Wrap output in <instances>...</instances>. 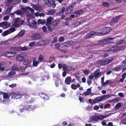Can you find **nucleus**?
Here are the masks:
<instances>
[{"label": "nucleus", "mask_w": 126, "mask_h": 126, "mask_svg": "<svg viewBox=\"0 0 126 126\" xmlns=\"http://www.w3.org/2000/svg\"><path fill=\"white\" fill-rule=\"evenodd\" d=\"M54 18L51 16L48 17L47 19V25L49 30L50 31H53L59 23L58 20H55L51 23V21Z\"/></svg>", "instance_id": "nucleus-1"}, {"label": "nucleus", "mask_w": 126, "mask_h": 126, "mask_svg": "<svg viewBox=\"0 0 126 126\" xmlns=\"http://www.w3.org/2000/svg\"><path fill=\"white\" fill-rule=\"evenodd\" d=\"M23 11V13L26 14V16L31 18H33L34 17L33 12L34 10L32 8L28 7L22 8Z\"/></svg>", "instance_id": "nucleus-2"}, {"label": "nucleus", "mask_w": 126, "mask_h": 126, "mask_svg": "<svg viewBox=\"0 0 126 126\" xmlns=\"http://www.w3.org/2000/svg\"><path fill=\"white\" fill-rule=\"evenodd\" d=\"M111 30V28L109 27H105L100 30L99 33L101 35H104L108 33Z\"/></svg>", "instance_id": "nucleus-3"}, {"label": "nucleus", "mask_w": 126, "mask_h": 126, "mask_svg": "<svg viewBox=\"0 0 126 126\" xmlns=\"http://www.w3.org/2000/svg\"><path fill=\"white\" fill-rule=\"evenodd\" d=\"M16 54V52L14 51L6 52H5L4 55L7 57L11 58L14 56Z\"/></svg>", "instance_id": "nucleus-4"}, {"label": "nucleus", "mask_w": 126, "mask_h": 126, "mask_svg": "<svg viewBox=\"0 0 126 126\" xmlns=\"http://www.w3.org/2000/svg\"><path fill=\"white\" fill-rule=\"evenodd\" d=\"M74 43V42L72 41H68L62 44L61 45V47H68L72 45Z\"/></svg>", "instance_id": "nucleus-5"}, {"label": "nucleus", "mask_w": 126, "mask_h": 126, "mask_svg": "<svg viewBox=\"0 0 126 126\" xmlns=\"http://www.w3.org/2000/svg\"><path fill=\"white\" fill-rule=\"evenodd\" d=\"M120 50V48L119 47L115 46L112 47L111 48L110 47L108 50H107L106 51H116Z\"/></svg>", "instance_id": "nucleus-6"}, {"label": "nucleus", "mask_w": 126, "mask_h": 126, "mask_svg": "<svg viewBox=\"0 0 126 126\" xmlns=\"http://www.w3.org/2000/svg\"><path fill=\"white\" fill-rule=\"evenodd\" d=\"M29 26L31 28H36L37 27V22L34 20H33L32 22V24H28Z\"/></svg>", "instance_id": "nucleus-7"}, {"label": "nucleus", "mask_w": 126, "mask_h": 126, "mask_svg": "<svg viewBox=\"0 0 126 126\" xmlns=\"http://www.w3.org/2000/svg\"><path fill=\"white\" fill-rule=\"evenodd\" d=\"M119 16L116 17L112 19L110 22L111 25H113L119 20Z\"/></svg>", "instance_id": "nucleus-8"}, {"label": "nucleus", "mask_w": 126, "mask_h": 126, "mask_svg": "<svg viewBox=\"0 0 126 126\" xmlns=\"http://www.w3.org/2000/svg\"><path fill=\"white\" fill-rule=\"evenodd\" d=\"M9 26V25L8 24V22H3L0 23V27L4 28H7Z\"/></svg>", "instance_id": "nucleus-9"}, {"label": "nucleus", "mask_w": 126, "mask_h": 126, "mask_svg": "<svg viewBox=\"0 0 126 126\" xmlns=\"http://www.w3.org/2000/svg\"><path fill=\"white\" fill-rule=\"evenodd\" d=\"M16 59L17 61L23 62L25 59V58L23 56L18 55L16 57Z\"/></svg>", "instance_id": "nucleus-10"}, {"label": "nucleus", "mask_w": 126, "mask_h": 126, "mask_svg": "<svg viewBox=\"0 0 126 126\" xmlns=\"http://www.w3.org/2000/svg\"><path fill=\"white\" fill-rule=\"evenodd\" d=\"M31 38L34 40H37L39 38V34H33L31 36Z\"/></svg>", "instance_id": "nucleus-11"}, {"label": "nucleus", "mask_w": 126, "mask_h": 126, "mask_svg": "<svg viewBox=\"0 0 126 126\" xmlns=\"http://www.w3.org/2000/svg\"><path fill=\"white\" fill-rule=\"evenodd\" d=\"M73 9V7L72 6H69L65 11V13L66 14H68L70 13Z\"/></svg>", "instance_id": "nucleus-12"}, {"label": "nucleus", "mask_w": 126, "mask_h": 126, "mask_svg": "<svg viewBox=\"0 0 126 126\" xmlns=\"http://www.w3.org/2000/svg\"><path fill=\"white\" fill-rule=\"evenodd\" d=\"M99 69H96V71L94 74V75L95 78H98L100 76V74L99 73Z\"/></svg>", "instance_id": "nucleus-13"}, {"label": "nucleus", "mask_w": 126, "mask_h": 126, "mask_svg": "<svg viewBox=\"0 0 126 126\" xmlns=\"http://www.w3.org/2000/svg\"><path fill=\"white\" fill-rule=\"evenodd\" d=\"M22 95L19 94H15L13 95L12 97L15 99H18L21 98Z\"/></svg>", "instance_id": "nucleus-14"}, {"label": "nucleus", "mask_w": 126, "mask_h": 126, "mask_svg": "<svg viewBox=\"0 0 126 126\" xmlns=\"http://www.w3.org/2000/svg\"><path fill=\"white\" fill-rule=\"evenodd\" d=\"M111 96V95L109 94L108 95H105L102 96L101 97V101H102L106 100Z\"/></svg>", "instance_id": "nucleus-15"}, {"label": "nucleus", "mask_w": 126, "mask_h": 126, "mask_svg": "<svg viewBox=\"0 0 126 126\" xmlns=\"http://www.w3.org/2000/svg\"><path fill=\"white\" fill-rule=\"evenodd\" d=\"M40 96L43 99L45 100L49 99V97L46 94L43 93H42L40 94Z\"/></svg>", "instance_id": "nucleus-16"}, {"label": "nucleus", "mask_w": 126, "mask_h": 126, "mask_svg": "<svg viewBox=\"0 0 126 126\" xmlns=\"http://www.w3.org/2000/svg\"><path fill=\"white\" fill-rule=\"evenodd\" d=\"M20 21L19 18H16L14 21V24L16 27H18L19 26V24L18 23Z\"/></svg>", "instance_id": "nucleus-17"}, {"label": "nucleus", "mask_w": 126, "mask_h": 126, "mask_svg": "<svg viewBox=\"0 0 126 126\" xmlns=\"http://www.w3.org/2000/svg\"><path fill=\"white\" fill-rule=\"evenodd\" d=\"M96 34V33L94 31H91L89 33H88L86 36V38H88L90 36Z\"/></svg>", "instance_id": "nucleus-18"}, {"label": "nucleus", "mask_w": 126, "mask_h": 126, "mask_svg": "<svg viewBox=\"0 0 126 126\" xmlns=\"http://www.w3.org/2000/svg\"><path fill=\"white\" fill-rule=\"evenodd\" d=\"M91 88L87 89L86 91L84 93V95L85 96H87L90 94H91Z\"/></svg>", "instance_id": "nucleus-19"}, {"label": "nucleus", "mask_w": 126, "mask_h": 126, "mask_svg": "<svg viewBox=\"0 0 126 126\" xmlns=\"http://www.w3.org/2000/svg\"><path fill=\"white\" fill-rule=\"evenodd\" d=\"M48 41L47 40H41L40 41V46H43L46 45L47 44Z\"/></svg>", "instance_id": "nucleus-20"}, {"label": "nucleus", "mask_w": 126, "mask_h": 126, "mask_svg": "<svg viewBox=\"0 0 126 126\" xmlns=\"http://www.w3.org/2000/svg\"><path fill=\"white\" fill-rule=\"evenodd\" d=\"M65 9L64 8H63L59 12L56 14V16H59L63 14L65 10Z\"/></svg>", "instance_id": "nucleus-21"}, {"label": "nucleus", "mask_w": 126, "mask_h": 126, "mask_svg": "<svg viewBox=\"0 0 126 126\" xmlns=\"http://www.w3.org/2000/svg\"><path fill=\"white\" fill-rule=\"evenodd\" d=\"M112 58L105 59V63H102V64H107L111 62L112 60Z\"/></svg>", "instance_id": "nucleus-22"}, {"label": "nucleus", "mask_w": 126, "mask_h": 126, "mask_svg": "<svg viewBox=\"0 0 126 126\" xmlns=\"http://www.w3.org/2000/svg\"><path fill=\"white\" fill-rule=\"evenodd\" d=\"M71 78L69 77L66 78L65 80V83L67 84H69L71 82Z\"/></svg>", "instance_id": "nucleus-23"}, {"label": "nucleus", "mask_w": 126, "mask_h": 126, "mask_svg": "<svg viewBox=\"0 0 126 126\" xmlns=\"http://www.w3.org/2000/svg\"><path fill=\"white\" fill-rule=\"evenodd\" d=\"M55 12V9H51V10L48 11L47 14L49 15H53Z\"/></svg>", "instance_id": "nucleus-24"}, {"label": "nucleus", "mask_w": 126, "mask_h": 126, "mask_svg": "<svg viewBox=\"0 0 126 126\" xmlns=\"http://www.w3.org/2000/svg\"><path fill=\"white\" fill-rule=\"evenodd\" d=\"M113 39L110 37H109L107 38L106 39L104 40L103 41L104 42L110 43L111 42L110 41L112 40Z\"/></svg>", "instance_id": "nucleus-25"}, {"label": "nucleus", "mask_w": 126, "mask_h": 126, "mask_svg": "<svg viewBox=\"0 0 126 126\" xmlns=\"http://www.w3.org/2000/svg\"><path fill=\"white\" fill-rule=\"evenodd\" d=\"M100 101H102L101 97H97L93 100V103H96Z\"/></svg>", "instance_id": "nucleus-26"}, {"label": "nucleus", "mask_w": 126, "mask_h": 126, "mask_svg": "<svg viewBox=\"0 0 126 126\" xmlns=\"http://www.w3.org/2000/svg\"><path fill=\"white\" fill-rule=\"evenodd\" d=\"M98 120H103L104 118H106V117L108 116V115H100L98 116Z\"/></svg>", "instance_id": "nucleus-27"}, {"label": "nucleus", "mask_w": 126, "mask_h": 126, "mask_svg": "<svg viewBox=\"0 0 126 126\" xmlns=\"http://www.w3.org/2000/svg\"><path fill=\"white\" fill-rule=\"evenodd\" d=\"M48 5L49 6H52L53 8H54L56 5V4L54 3V1L53 0H52V2H51L50 3L48 2Z\"/></svg>", "instance_id": "nucleus-28"}, {"label": "nucleus", "mask_w": 126, "mask_h": 126, "mask_svg": "<svg viewBox=\"0 0 126 126\" xmlns=\"http://www.w3.org/2000/svg\"><path fill=\"white\" fill-rule=\"evenodd\" d=\"M84 12V11L82 10H79L76 11L75 12V13L76 14L80 15L83 13Z\"/></svg>", "instance_id": "nucleus-29"}, {"label": "nucleus", "mask_w": 126, "mask_h": 126, "mask_svg": "<svg viewBox=\"0 0 126 126\" xmlns=\"http://www.w3.org/2000/svg\"><path fill=\"white\" fill-rule=\"evenodd\" d=\"M80 24V22H77L73 24L71 26L73 28H75L79 25Z\"/></svg>", "instance_id": "nucleus-30"}, {"label": "nucleus", "mask_w": 126, "mask_h": 126, "mask_svg": "<svg viewBox=\"0 0 126 126\" xmlns=\"http://www.w3.org/2000/svg\"><path fill=\"white\" fill-rule=\"evenodd\" d=\"M15 74L16 72L15 71H11L9 72L8 76H7V77L8 78V76L12 77Z\"/></svg>", "instance_id": "nucleus-31"}, {"label": "nucleus", "mask_w": 126, "mask_h": 126, "mask_svg": "<svg viewBox=\"0 0 126 126\" xmlns=\"http://www.w3.org/2000/svg\"><path fill=\"white\" fill-rule=\"evenodd\" d=\"M24 33V31L22 30L19 33L17 36H18L19 37H21L23 36Z\"/></svg>", "instance_id": "nucleus-32"}, {"label": "nucleus", "mask_w": 126, "mask_h": 126, "mask_svg": "<svg viewBox=\"0 0 126 126\" xmlns=\"http://www.w3.org/2000/svg\"><path fill=\"white\" fill-rule=\"evenodd\" d=\"M92 119L95 121H97L99 120L98 116L94 115L92 117Z\"/></svg>", "instance_id": "nucleus-33"}, {"label": "nucleus", "mask_w": 126, "mask_h": 126, "mask_svg": "<svg viewBox=\"0 0 126 126\" xmlns=\"http://www.w3.org/2000/svg\"><path fill=\"white\" fill-rule=\"evenodd\" d=\"M7 30L9 32V34H10L11 33L14 32L15 31V30L14 28H10Z\"/></svg>", "instance_id": "nucleus-34"}, {"label": "nucleus", "mask_w": 126, "mask_h": 126, "mask_svg": "<svg viewBox=\"0 0 126 126\" xmlns=\"http://www.w3.org/2000/svg\"><path fill=\"white\" fill-rule=\"evenodd\" d=\"M18 69L17 66L16 64L14 65L12 67V69L13 70L17 71Z\"/></svg>", "instance_id": "nucleus-35"}, {"label": "nucleus", "mask_w": 126, "mask_h": 126, "mask_svg": "<svg viewBox=\"0 0 126 126\" xmlns=\"http://www.w3.org/2000/svg\"><path fill=\"white\" fill-rule=\"evenodd\" d=\"M8 34H9V32L7 30L3 32L2 34V35L3 36H5L7 35Z\"/></svg>", "instance_id": "nucleus-36"}, {"label": "nucleus", "mask_w": 126, "mask_h": 126, "mask_svg": "<svg viewBox=\"0 0 126 126\" xmlns=\"http://www.w3.org/2000/svg\"><path fill=\"white\" fill-rule=\"evenodd\" d=\"M68 66L65 65H64L63 66V68L65 70H70V69L68 68Z\"/></svg>", "instance_id": "nucleus-37"}, {"label": "nucleus", "mask_w": 126, "mask_h": 126, "mask_svg": "<svg viewBox=\"0 0 126 126\" xmlns=\"http://www.w3.org/2000/svg\"><path fill=\"white\" fill-rule=\"evenodd\" d=\"M109 4L107 2H104L102 3V5L105 7H108L109 5Z\"/></svg>", "instance_id": "nucleus-38"}, {"label": "nucleus", "mask_w": 126, "mask_h": 126, "mask_svg": "<svg viewBox=\"0 0 126 126\" xmlns=\"http://www.w3.org/2000/svg\"><path fill=\"white\" fill-rule=\"evenodd\" d=\"M45 60L44 57L41 55H40V62H44Z\"/></svg>", "instance_id": "nucleus-39"}, {"label": "nucleus", "mask_w": 126, "mask_h": 126, "mask_svg": "<svg viewBox=\"0 0 126 126\" xmlns=\"http://www.w3.org/2000/svg\"><path fill=\"white\" fill-rule=\"evenodd\" d=\"M25 65H23L22 66H20L19 68V69L22 71H24L25 70Z\"/></svg>", "instance_id": "nucleus-40"}, {"label": "nucleus", "mask_w": 126, "mask_h": 126, "mask_svg": "<svg viewBox=\"0 0 126 126\" xmlns=\"http://www.w3.org/2000/svg\"><path fill=\"white\" fill-rule=\"evenodd\" d=\"M16 14L19 15H20L21 14V12L19 10H17L15 11L13 14L12 13V14L13 15V14Z\"/></svg>", "instance_id": "nucleus-41"}, {"label": "nucleus", "mask_w": 126, "mask_h": 126, "mask_svg": "<svg viewBox=\"0 0 126 126\" xmlns=\"http://www.w3.org/2000/svg\"><path fill=\"white\" fill-rule=\"evenodd\" d=\"M3 97L4 99H7L8 98V95L7 93L4 92L3 95Z\"/></svg>", "instance_id": "nucleus-42"}, {"label": "nucleus", "mask_w": 126, "mask_h": 126, "mask_svg": "<svg viewBox=\"0 0 126 126\" xmlns=\"http://www.w3.org/2000/svg\"><path fill=\"white\" fill-rule=\"evenodd\" d=\"M27 48L26 47H20V51H24L27 50Z\"/></svg>", "instance_id": "nucleus-43"}, {"label": "nucleus", "mask_w": 126, "mask_h": 126, "mask_svg": "<svg viewBox=\"0 0 126 126\" xmlns=\"http://www.w3.org/2000/svg\"><path fill=\"white\" fill-rule=\"evenodd\" d=\"M13 49L14 50L20 51V47H13Z\"/></svg>", "instance_id": "nucleus-44"}, {"label": "nucleus", "mask_w": 126, "mask_h": 126, "mask_svg": "<svg viewBox=\"0 0 126 126\" xmlns=\"http://www.w3.org/2000/svg\"><path fill=\"white\" fill-rule=\"evenodd\" d=\"M38 62L35 60H34L33 61V65L34 66H37L38 65Z\"/></svg>", "instance_id": "nucleus-45"}, {"label": "nucleus", "mask_w": 126, "mask_h": 126, "mask_svg": "<svg viewBox=\"0 0 126 126\" xmlns=\"http://www.w3.org/2000/svg\"><path fill=\"white\" fill-rule=\"evenodd\" d=\"M46 21L45 20H42L40 19V24H41L42 25H43L45 23Z\"/></svg>", "instance_id": "nucleus-46"}, {"label": "nucleus", "mask_w": 126, "mask_h": 126, "mask_svg": "<svg viewBox=\"0 0 126 126\" xmlns=\"http://www.w3.org/2000/svg\"><path fill=\"white\" fill-rule=\"evenodd\" d=\"M121 66H119L118 67L115 68L114 69V70L115 71H118L121 68Z\"/></svg>", "instance_id": "nucleus-47"}, {"label": "nucleus", "mask_w": 126, "mask_h": 126, "mask_svg": "<svg viewBox=\"0 0 126 126\" xmlns=\"http://www.w3.org/2000/svg\"><path fill=\"white\" fill-rule=\"evenodd\" d=\"M35 44V42H33L30 43L29 45L30 47H32L34 46Z\"/></svg>", "instance_id": "nucleus-48"}, {"label": "nucleus", "mask_w": 126, "mask_h": 126, "mask_svg": "<svg viewBox=\"0 0 126 126\" xmlns=\"http://www.w3.org/2000/svg\"><path fill=\"white\" fill-rule=\"evenodd\" d=\"M64 39L63 37L61 36L60 37L59 39V41L60 42H62L64 40Z\"/></svg>", "instance_id": "nucleus-49"}, {"label": "nucleus", "mask_w": 126, "mask_h": 126, "mask_svg": "<svg viewBox=\"0 0 126 126\" xmlns=\"http://www.w3.org/2000/svg\"><path fill=\"white\" fill-rule=\"evenodd\" d=\"M79 100L80 102L83 103L84 102V101L83 100V98L82 97L80 96L79 97Z\"/></svg>", "instance_id": "nucleus-50"}, {"label": "nucleus", "mask_w": 126, "mask_h": 126, "mask_svg": "<svg viewBox=\"0 0 126 126\" xmlns=\"http://www.w3.org/2000/svg\"><path fill=\"white\" fill-rule=\"evenodd\" d=\"M71 87L74 90H76L77 89L76 85L74 84H72L71 85Z\"/></svg>", "instance_id": "nucleus-51"}, {"label": "nucleus", "mask_w": 126, "mask_h": 126, "mask_svg": "<svg viewBox=\"0 0 126 126\" xmlns=\"http://www.w3.org/2000/svg\"><path fill=\"white\" fill-rule=\"evenodd\" d=\"M121 106V104L119 103L116 105L115 106V107L116 108H120Z\"/></svg>", "instance_id": "nucleus-52"}, {"label": "nucleus", "mask_w": 126, "mask_h": 126, "mask_svg": "<svg viewBox=\"0 0 126 126\" xmlns=\"http://www.w3.org/2000/svg\"><path fill=\"white\" fill-rule=\"evenodd\" d=\"M60 50L61 51L64 52H66L67 51V49H60Z\"/></svg>", "instance_id": "nucleus-53"}, {"label": "nucleus", "mask_w": 126, "mask_h": 126, "mask_svg": "<svg viewBox=\"0 0 126 126\" xmlns=\"http://www.w3.org/2000/svg\"><path fill=\"white\" fill-rule=\"evenodd\" d=\"M9 16H4L3 17V19L4 20H7L9 19Z\"/></svg>", "instance_id": "nucleus-54"}, {"label": "nucleus", "mask_w": 126, "mask_h": 126, "mask_svg": "<svg viewBox=\"0 0 126 126\" xmlns=\"http://www.w3.org/2000/svg\"><path fill=\"white\" fill-rule=\"evenodd\" d=\"M57 38L56 37H54L53 40L52 41V43H55L57 41Z\"/></svg>", "instance_id": "nucleus-55"}, {"label": "nucleus", "mask_w": 126, "mask_h": 126, "mask_svg": "<svg viewBox=\"0 0 126 126\" xmlns=\"http://www.w3.org/2000/svg\"><path fill=\"white\" fill-rule=\"evenodd\" d=\"M5 68V67L2 66L0 64V69L1 71H3L4 70V69Z\"/></svg>", "instance_id": "nucleus-56"}, {"label": "nucleus", "mask_w": 126, "mask_h": 126, "mask_svg": "<svg viewBox=\"0 0 126 126\" xmlns=\"http://www.w3.org/2000/svg\"><path fill=\"white\" fill-rule=\"evenodd\" d=\"M29 63V61L28 60H25L23 62L24 65H26L27 64Z\"/></svg>", "instance_id": "nucleus-57"}, {"label": "nucleus", "mask_w": 126, "mask_h": 126, "mask_svg": "<svg viewBox=\"0 0 126 126\" xmlns=\"http://www.w3.org/2000/svg\"><path fill=\"white\" fill-rule=\"evenodd\" d=\"M55 46L56 48L58 49L60 47V44L58 43H56L55 45Z\"/></svg>", "instance_id": "nucleus-58"}, {"label": "nucleus", "mask_w": 126, "mask_h": 126, "mask_svg": "<svg viewBox=\"0 0 126 126\" xmlns=\"http://www.w3.org/2000/svg\"><path fill=\"white\" fill-rule=\"evenodd\" d=\"M99 108V107L98 106H97V105H96V106H95L94 107V110H97Z\"/></svg>", "instance_id": "nucleus-59"}, {"label": "nucleus", "mask_w": 126, "mask_h": 126, "mask_svg": "<svg viewBox=\"0 0 126 126\" xmlns=\"http://www.w3.org/2000/svg\"><path fill=\"white\" fill-rule=\"evenodd\" d=\"M126 73H123L122 76V78L125 79L126 77Z\"/></svg>", "instance_id": "nucleus-60"}, {"label": "nucleus", "mask_w": 126, "mask_h": 126, "mask_svg": "<svg viewBox=\"0 0 126 126\" xmlns=\"http://www.w3.org/2000/svg\"><path fill=\"white\" fill-rule=\"evenodd\" d=\"M109 82V81L108 80H107L106 81V82H104L102 84V86H103L104 85H106L108 84Z\"/></svg>", "instance_id": "nucleus-61"}, {"label": "nucleus", "mask_w": 126, "mask_h": 126, "mask_svg": "<svg viewBox=\"0 0 126 126\" xmlns=\"http://www.w3.org/2000/svg\"><path fill=\"white\" fill-rule=\"evenodd\" d=\"M16 86V84H13L12 85H10L9 86L10 87H14Z\"/></svg>", "instance_id": "nucleus-62"}, {"label": "nucleus", "mask_w": 126, "mask_h": 126, "mask_svg": "<svg viewBox=\"0 0 126 126\" xmlns=\"http://www.w3.org/2000/svg\"><path fill=\"white\" fill-rule=\"evenodd\" d=\"M68 68L70 69V70H68V71H71L73 70L74 69V68H73L72 67H71L70 66H68Z\"/></svg>", "instance_id": "nucleus-63"}, {"label": "nucleus", "mask_w": 126, "mask_h": 126, "mask_svg": "<svg viewBox=\"0 0 126 126\" xmlns=\"http://www.w3.org/2000/svg\"><path fill=\"white\" fill-rule=\"evenodd\" d=\"M123 123L126 125V117L122 121Z\"/></svg>", "instance_id": "nucleus-64"}]
</instances>
